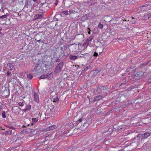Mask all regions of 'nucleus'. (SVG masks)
<instances>
[{"label":"nucleus","instance_id":"f257e3e1","mask_svg":"<svg viewBox=\"0 0 151 151\" xmlns=\"http://www.w3.org/2000/svg\"><path fill=\"white\" fill-rule=\"evenodd\" d=\"M142 136L141 134H138L137 136L135 137L134 139V142H132L130 143L129 145H128V146H134V148L136 147V145H137V143H140L142 142L143 141L142 138Z\"/></svg>","mask_w":151,"mask_h":151},{"label":"nucleus","instance_id":"f03ea898","mask_svg":"<svg viewBox=\"0 0 151 151\" xmlns=\"http://www.w3.org/2000/svg\"><path fill=\"white\" fill-rule=\"evenodd\" d=\"M129 96V93L127 91L124 93H123L121 94L118 96L117 99L121 103H124L125 100Z\"/></svg>","mask_w":151,"mask_h":151},{"label":"nucleus","instance_id":"7ed1b4c3","mask_svg":"<svg viewBox=\"0 0 151 151\" xmlns=\"http://www.w3.org/2000/svg\"><path fill=\"white\" fill-rule=\"evenodd\" d=\"M120 89L121 88L127 89L129 90H132V87H128V83L126 82V81H119Z\"/></svg>","mask_w":151,"mask_h":151},{"label":"nucleus","instance_id":"20e7f679","mask_svg":"<svg viewBox=\"0 0 151 151\" xmlns=\"http://www.w3.org/2000/svg\"><path fill=\"white\" fill-rule=\"evenodd\" d=\"M102 69V68H97L96 69L93 70L88 75V76L90 77V76H92L95 77V76L99 72L101 71Z\"/></svg>","mask_w":151,"mask_h":151},{"label":"nucleus","instance_id":"39448f33","mask_svg":"<svg viewBox=\"0 0 151 151\" xmlns=\"http://www.w3.org/2000/svg\"><path fill=\"white\" fill-rule=\"evenodd\" d=\"M46 128H43L41 125H40L39 126H38V134L42 136V135L44 134V133L47 131H46Z\"/></svg>","mask_w":151,"mask_h":151},{"label":"nucleus","instance_id":"423d86ee","mask_svg":"<svg viewBox=\"0 0 151 151\" xmlns=\"http://www.w3.org/2000/svg\"><path fill=\"white\" fill-rule=\"evenodd\" d=\"M90 76V78L87 80V83L88 85L91 86L92 84H95L96 78L95 77L92 76Z\"/></svg>","mask_w":151,"mask_h":151},{"label":"nucleus","instance_id":"0eeeda50","mask_svg":"<svg viewBox=\"0 0 151 151\" xmlns=\"http://www.w3.org/2000/svg\"><path fill=\"white\" fill-rule=\"evenodd\" d=\"M142 138L143 140V141L145 139H146L148 137H149L151 136V132H148V131L145 132L143 134H141Z\"/></svg>","mask_w":151,"mask_h":151},{"label":"nucleus","instance_id":"6e6552de","mask_svg":"<svg viewBox=\"0 0 151 151\" xmlns=\"http://www.w3.org/2000/svg\"><path fill=\"white\" fill-rule=\"evenodd\" d=\"M109 88L107 86H103L101 84L99 85L98 86V89L100 90V91H103V92L104 93V91L106 90H108Z\"/></svg>","mask_w":151,"mask_h":151},{"label":"nucleus","instance_id":"1a4fd4ad","mask_svg":"<svg viewBox=\"0 0 151 151\" xmlns=\"http://www.w3.org/2000/svg\"><path fill=\"white\" fill-rule=\"evenodd\" d=\"M24 86L25 90H26V92H28L31 90V88L32 86L30 82H29L25 83V85Z\"/></svg>","mask_w":151,"mask_h":151},{"label":"nucleus","instance_id":"9d476101","mask_svg":"<svg viewBox=\"0 0 151 151\" xmlns=\"http://www.w3.org/2000/svg\"><path fill=\"white\" fill-rule=\"evenodd\" d=\"M86 122L85 121H84V122H83V125H82V124H81L80 125L81 129L82 130H86V129L87 128L88 126V124L87 122V120L86 121Z\"/></svg>","mask_w":151,"mask_h":151},{"label":"nucleus","instance_id":"9b49d317","mask_svg":"<svg viewBox=\"0 0 151 151\" xmlns=\"http://www.w3.org/2000/svg\"><path fill=\"white\" fill-rule=\"evenodd\" d=\"M145 72H143L142 71H137L136 72V70L135 73H134V75L136 77H137V78H139L141 77H142L144 73Z\"/></svg>","mask_w":151,"mask_h":151},{"label":"nucleus","instance_id":"f8f14e48","mask_svg":"<svg viewBox=\"0 0 151 151\" xmlns=\"http://www.w3.org/2000/svg\"><path fill=\"white\" fill-rule=\"evenodd\" d=\"M73 126L71 128H68L67 129H68V132H65V133H69V135H70L71 134H75L77 130H78L77 129H76V128L74 129L73 130Z\"/></svg>","mask_w":151,"mask_h":151},{"label":"nucleus","instance_id":"ddd939ff","mask_svg":"<svg viewBox=\"0 0 151 151\" xmlns=\"http://www.w3.org/2000/svg\"><path fill=\"white\" fill-rule=\"evenodd\" d=\"M136 70V68H134L133 67H130L126 69V72H127L133 73H134Z\"/></svg>","mask_w":151,"mask_h":151},{"label":"nucleus","instance_id":"4468645a","mask_svg":"<svg viewBox=\"0 0 151 151\" xmlns=\"http://www.w3.org/2000/svg\"><path fill=\"white\" fill-rule=\"evenodd\" d=\"M110 87L112 89L114 90H118L120 89L119 83V81L118 83L114 85H111Z\"/></svg>","mask_w":151,"mask_h":151},{"label":"nucleus","instance_id":"2eb2a0df","mask_svg":"<svg viewBox=\"0 0 151 151\" xmlns=\"http://www.w3.org/2000/svg\"><path fill=\"white\" fill-rule=\"evenodd\" d=\"M32 90V94L33 96L34 100L38 102V94L37 93L35 92V90L34 89Z\"/></svg>","mask_w":151,"mask_h":151},{"label":"nucleus","instance_id":"dca6fc26","mask_svg":"<svg viewBox=\"0 0 151 151\" xmlns=\"http://www.w3.org/2000/svg\"><path fill=\"white\" fill-rule=\"evenodd\" d=\"M47 67H43L42 68H40L38 70H40V75L41 74H46L47 71Z\"/></svg>","mask_w":151,"mask_h":151},{"label":"nucleus","instance_id":"f3484780","mask_svg":"<svg viewBox=\"0 0 151 151\" xmlns=\"http://www.w3.org/2000/svg\"><path fill=\"white\" fill-rule=\"evenodd\" d=\"M63 67H56L54 71V74L57 75L60 73L62 70V68Z\"/></svg>","mask_w":151,"mask_h":151},{"label":"nucleus","instance_id":"a211bd4d","mask_svg":"<svg viewBox=\"0 0 151 151\" xmlns=\"http://www.w3.org/2000/svg\"><path fill=\"white\" fill-rule=\"evenodd\" d=\"M69 12L70 13V15H72L73 14L77 15L78 14L77 10V9H75L74 8L73 9L70 10L69 11Z\"/></svg>","mask_w":151,"mask_h":151},{"label":"nucleus","instance_id":"6ab92c4d","mask_svg":"<svg viewBox=\"0 0 151 151\" xmlns=\"http://www.w3.org/2000/svg\"><path fill=\"white\" fill-rule=\"evenodd\" d=\"M151 16V13H146L142 17V19H148Z\"/></svg>","mask_w":151,"mask_h":151},{"label":"nucleus","instance_id":"aec40b11","mask_svg":"<svg viewBox=\"0 0 151 151\" xmlns=\"http://www.w3.org/2000/svg\"><path fill=\"white\" fill-rule=\"evenodd\" d=\"M53 73L52 72L50 74L47 73L46 74V78L49 80H51L53 77Z\"/></svg>","mask_w":151,"mask_h":151},{"label":"nucleus","instance_id":"412c9836","mask_svg":"<svg viewBox=\"0 0 151 151\" xmlns=\"http://www.w3.org/2000/svg\"><path fill=\"white\" fill-rule=\"evenodd\" d=\"M57 126L55 125H53L47 127L46 128V131L51 130L57 128Z\"/></svg>","mask_w":151,"mask_h":151},{"label":"nucleus","instance_id":"4be33fe9","mask_svg":"<svg viewBox=\"0 0 151 151\" xmlns=\"http://www.w3.org/2000/svg\"><path fill=\"white\" fill-rule=\"evenodd\" d=\"M45 137H44L42 139H38V144H41V145H45L44 143L45 142Z\"/></svg>","mask_w":151,"mask_h":151},{"label":"nucleus","instance_id":"5701e85b","mask_svg":"<svg viewBox=\"0 0 151 151\" xmlns=\"http://www.w3.org/2000/svg\"><path fill=\"white\" fill-rule=\"evenodd\" d=\"M142 9L143 10L150 9H151V6L148 4H146L143 5L142 7Z\"/></svg>","mask_w":151,"mask_h":151},{"label":"nucleus","instance_id":"b1692460","mask_svg":"<svg viewBox=\"0 0 151 151\" xmlns=\"http://www.w3.org/2000/svg\"><path fill=\"white\" fill-rule=\"evenodd\" d=\"M29 132L33 135H35L37 134L38 131L37 130V129H29Z\"/></svg>","mask_w":151,"mask_h":151},{"label":"nucleus","instance_id":"393cba45","mask_svg":"<svg viewBox=\"0 0 151 151\" xmlns=\"http://www.w3.org/2000/svg\"><path fill=\"white\" fill-rule=\"evenodd\" d=\"M84 121H85L84 119L82 118H81L78 119L76 121V122L78 125H80L82 124V123Z\"/></svg>","mask_w":151,"mask_h":151},{"label":"nucleus","instance_id":"a878e982","mask_svg":"<svg viewBox=\"0 0 151 151\" xmlns=\"http://www.w3.org/2000/svg\"><path fill=\"white\" fill-rule=\"evenodd\" d=\"M31 109V106L29 104H28V105H27V106L26 107V108L24 109H23V111L24 112H25L27 111H29Z\"/></svg>","mask_w":151,"mask_h":151},{"label":"nucleus","instance_id":"bb28decb","mask_svg":"<svg viewBox=\"0 0 151 151\" xmlns=\"http://www.w3.org/2000/svg\"><path fill=\"white\" fill-rule=\"evenodd\" d=\"M104 97L101 96V95H97L96 96L94 97V99L95 101H96L100 100H102V99Z\"/></svg>","mask_w":151,"mask_h":151},{"label":"nucleus","instance_id":"cd10ccee","mask_svg":"<svg viewBox=\"0 0 151 151\" xmlns=\"http://www.w3.org/2000/svg\"><path fill=\"white\" fill-rule=\"evenodd\" d=\"M124 106H132V103L130 102V101H129L128 100H127V102L126 101H125L124 102Z\"/></svg>","mask_w":151,"mask_h":151},{"label":"nucleus","instance_id":"c85d7f7f","mask_svg":"<svg viewBox=\"0 0 151 151\" xmlns=\"http://www.w3.org/2000/svg\"><path fill=\"white\" fill-rule=\"evenodd\" d=\"M69 58L71 60H75L78 58V56L76 55H70L69 56Z\"/></svg>","mask_w":151,"mask_h":151},{"label":"nucleus","instance_id":"c756f323","mask_svg":"<svg viewBox=\"0 0 151 151\" xmlns=\"http://www.w3.org/2000/svg\"><path fill=\"white\" fill-rule=\"evenodd\" d=\"M6 67L9 71L12 72H13L15 70L14 67Z\"/></svg>","mask_w":151,"mask_h":151},{"label":"nucleus","instance_id":"7c9ffc66","mask_svg":"<svg viewBox=\"0 0 151 151\" xmlns=\"http://www.w3.org/2000/svg\"><path fill=\"white\" fill-rule=\"evenodd\" d=\"M61 80L60 78H57L56 79V80L55 81V83L54 84V87H56L58 85V83Z\"/></svg>","mask_w":151,"mask_h":151},{"label":"nucleus","instance_id":"2f4dec72","mask_svg":"<svg viewBox=\"0 0 151 151\" xmlns=\"http://www.w3.org/2000/svg\"><path fill=\"white\" fill-rule=\"evenodd\" d=\"M58 85L60 88L63 87L64 86V83L63 81H62L61 80L58 83Z\"/></svg>","mask_w":151,"mask_h":151},{"label":"nucleus","instance_id":"473e14b6","mask_svg":"<svg viewBox=\"0 0 151 151\" xmlns=\"http://www.w3.org/2000/svg\"><path fill=\"white\" fill-rule=\"evenodd\" d=\"M142 65L143 66H145L147 65L151 66V61H147V62L143 63H142Z\"/></svg>","mask_w":151,"mask_h":151},{"label":"nucleus","instance_id":"72a5a7b5","mask_svg":"<svg viewBox=\"0 0 151 151\" xmlns=\"http://www.w3.org/2000/svg\"><path fill=\"white\" fill-rule=\"evenodd\" d=\"M42 146L41 144L38 146V150H39L38 151H47L45 148L42 149L43 148L42 147Z\"/></svg>","mask_w":151,"mask_h":151},{"label":"nucleus","instance_id":"f704fd0d","mask_svg":"<svg viewBox=\"0 0 151 151\" xmlns=\"http://www.w3.org/2000/svg\"><path fill=\"white\" fill-rule=\"evenodd\" d=\"M32 123L31 124V125H33L35 124V123L38 121V119L36 118H32Z\"/></svg>","mask_w":151,"mask_h":151},{"label":"nucleus","instance_id":"c9c22d12","mask_svg":"<svg viewBox=\"0 0 151 151\" xmlns=\"http://www.w3.org/2000/svg\"><path fill=\"white\" fill-rule=\"evenodd\" d=\"M113 128V126H111V128H109L108 130L109 131V135H111L112 134V133H113V131L112 128Z\"/></svg>","mask_w":151,"mask_h":151},{"label":"nucleus","instance_id":"e433bc0d","mask_svg":"<svg viewBox=\"0 0 151 151\" xmlns=\"http://www.w3.org/2000/svg\"><path fill=\"white\" fill-rule=\"evenodd\" d=\"M89 103L92 104H93V102H95V100L94 98H91L90 99H89Z\"/></svg>","mask_w":151,"mask_h":151},{"label":"nucleus","instance_id":"4c0bfd02","mask_svg":"<svg viewBox=\"0 0 151 151\" xmlns=\"http://www.w3.org/2000/svg\"><path fill=\"white\" fill-rule=\"evenodd\" d=\"M59 101V99L58 98L57 96L56 98H54L53 99V102L56 103L58 104Z\"/></svg>","mask_w":151,"mask_h":151},{"label":"nucleus","instance_id":"58836bf2","mask_svg":"<svg viewBox=\"0 0 151 151\" xmlns=\"http://www.w3.org/2000/svg\"><path fill=\"white\" fill-rule=\"evenodd\" d=\"M72 151H76V150L79 148L77 146H72Z\"/></svg>","mask_w":151,"mask_h":151},{"label":"nucleus","instance_id":"ea45409f","mask_svg":"<svg viewBox=\"0 0 151 151\" xmlns=\"http://www.w3.org/2000/svg\"><path fill=\"white\" fill-rule=\"evenodd\" d=\"M61 77L63 78V79L65 80L68 78V76L67 73H64L63 74H62Z\"/></svg>","mask_w":151,"mask_h":151},{"label":"nucleus","instance_id":"a19ab883","mask_svg":"<svg viewBox=\"0 0 151 151\" xmlns=\"http://www.w3.org/2000/svg\"><path fill=\"white\" fill-rule=\"evenodd\" d=\"M90 87H91V86L88 85V84H87V82L86 84L83 86V88L86 89H88Z\"/></svg>","mask_w":151,"mask_h":151},{"label":"nucleus","instance_id":"79ce46f5","mask_svg":"<svg viewBox=\"0 0 151 151\" xmlns=\"http://www.w3.org/2000/svg\"><path fill=\"white\" fill-rule=\"evenodd\" d=\"M29 129H24L21 132V133L24 134L25 133H28V132H29Z\"/></svg>","mask_w":151,"mask_h":151},{"label":"nucleus","instance_id":"37998d69","mask_svg":"<svg viewBox=\"0 0 151 151\" xmlns=\"http://www.w3.org/2000/svg\"><path fill=\"white\" fill-rule=\"evenodd\" d=\"M72 146L65 147V150L68 151H72Z\"/></svg>","mask_w":151,"mask_h":151},{"label":"nucleus","instance_id":"c03bdc74","mask_svg":"<svg viewBox=\"0 0 151 151\" xmlns=\"http://www.w3.org/2000/svg\"><path fill=\"white\" fill-rule=\"evenodd\" d=\"M32 60L35 63L37 64L38 63V60H37L35 57L33 56L32 57Z\"/></svg>","mask_w":151,"mask_h":151},{"label":"nucleus","instance_id":"a18cd8bd","mask_svg":"<svg viewBox=\"0 0 151 151\" xmlns=\"http://www.w3.org/2000/svg\"><path fill=\"white\" fill-rule=\"evenodd\" d=\"M91 67H87L86 68H85L83 70L82 72H81V73L83 74L84 73H85V72H86V71L87 70L89 69Z\"/></svg>","mask_w":151,"mask_h":151},{"label":"nucleus","instance_id":"49530a36","mask_svg":"<svg viewBox=\"0 0 151 151\" xmlns=\"http://www.w3.org/2000/svg\"><path fill=\"white\" fill-rule=\"evenodd\" d=\"M41 76L39 78L40 79L46 78V74H42Z\"/></svg>","mask_w":151,"mask_h":151},{"label":"nucleus","instance_id":"de8ad7c7","mask_svg":"<svg viewBox=\"0 0 151 151\" xmlns=\"http://www.w3.org/2000/svg\"><path fill=\"white\" fill-rule=\"evenodd\" d=\"M1 114L2 116V117L3 118H6V113L4 111H3L2 112Z\"/></svg>","mask_w":151,"mask_h":151},{"label":"nucleus","instance_id":"09e8293b","mask_svg":"<svg viewBox=\"0 0 151 151\" xmlns=\"http://www.w3.org/2000/svg\"><path fill=\"white\" fill-rule=\"evenodd\" d=\"M50 105V106L49 107V109L50 111L51 112L53 111V110H54V108H55L54 107V106L53 105Z\"/></svg>","mask_w":151,"mask_h":151},{"label":"nucleus","instance_id":"8fccbe9b","mask_svg":"<svg viewBox=\"0 0 151 151\" xmlns=\"http://www.w3.org/2000/svg\"><path fill=\"white\" fill-rule=\"evenodd\" d=\"M27 78L30 80H31L33 78V76L31 74H27Z\"/></svg>","mask_w":151,"mask_h":151},{"label":"nucleus","instance_id":"3c124183","mask_svg":"<svg viewBox=\"0 0 151 151\" xmlns=\"http://www.w3.org/2000/svg\"><path fill=\"white\" fill-rule=\"evenodd\" d=\"M5 135H11L10 130L8 129L5 131Z\"/></svg>","mask_w":151,"mask_h":151},{"label":"nucleus","instance_id":"603ef678","mask_svg":"<svg viewBox=\"0 0 151 151\" xmlns=\"http://www.w3.org/2000/svg\"><path fill=\"white\" fill-rule=\"evenodd\" d=\"M98 27L99 28L102 29L103 27V26L102 24L100 23H99Z\"/></svg>","mask_w":151,"mask_h":151},{"label":"nucleus","instance_id":"864d4df0","mask_svg":"<svg viewBox=\"0 0 151 151\" xmlns=\"http://www.w3.org/2000/svg\"><path fill=\"white\" fill-rule=\"evenodd\" d=\"M54 110L55 111L59 112L60 110L58 107H56L54 108Z\"/></svg>","mask_w":151,"mask_h":151},{"label":"nucleus","instance_id":"5fc2aeb1","mask_svg":"<svg viewBox=\"0 0 151 151\" xmlns=\"http://www.w3.org/2000/svg\"><path fill=\"white\" fill-rule=\"evenodd\" d=\"M24 102H19L18 103V105L20 106H23L24 105Z\"/></svg>","mask_w":151,"mask_h":151},{"label":"nucleus","instance_id":"6e6d98bb","mask_svg":"<svg viewBox=\"0 0 151 151\" xmlns=\"http://www.w3.org/2000/svg\"><path fill=\"white\" fill-rule=\"evenodd\" d=\"M93 39V37L92 36H90L89 38H88L87 39V40L88 42L91 41Z\"/></svg>","mask_w":151,"mask_h":151},{"label":"nucleus","instance_id":"4d7b16f0","mask_svg":"<svg viewBox=\"0 0 151 151\" xmlns=\"http://www.w3.org/2000/svg\"><path fill=\"white\" fill-rule=\"evenodd\" d=\"M67 116H68V117H69L70 118L71 117L72 115H71V112L69 111H68V112L67 113Z\"/></svg>","mask_w":151,"mask_h":151},{"label":"nucleus","instance_id":"13d9d810","mask_svg":"<svg viewBox=\"0 0 151 151\" xmlns=\"http://www.w3.org/2000/svg\"><path fill=\"white\" fill-rule=\"evenodd\" d=\"M2 29V28L0 27V37H2L4 35V34L1 32Z\"/></svg>","mask_w":151,"mask_h":151},{"label":"nucleus","instance_id":"bf43d9fd","mask_svg":"<svg viewBox=\"0 0 151 151\" xmlns=\"http://www.w3.org/2000/svg\"><path fill=\"white\" fill-rule=\"evenodd\" d=\"M120 127L121 129V130H122L125 127V126L124 125H121L119 126Z\"/></svg>","mask_w":151,"mask_h":151},{"label":"nucleus","instance_id":"052dcab7","mask_svg":"<svg viewBox=\"0 0 151 151\" xmlns=\"http://www.w3.org/2000/svg\"><path fill=\"white\" fill-rule=\"evenodd\" d=\"M131 18L132 19H134V20H133L131 22V23H132V24H135L136 22V20L135 19V18L132 17Z\"/></svg>","mask_w":151,"mask_h":151},{"label":"nucleus","instance_id":"680f3d73","mask_svg":"<svg viewBox=\"0 0 151 151\" xmlns=\"http://www.w3.org/2000/svg\"><path fill=\"white\" fill-rule=\"evenodd\" d=\"M70 118V117H68V116H65L63 118V120L65 121L69 119Z\"/></svg>","mask_w":151,"mask_h":151},{"label":"nucleus","instance_id":"e2e57ef3","mask_svg":"<svg viewBox=\"0 0 151 151\" xmlns=\"http://www.w3.org/2000/svg\"><path fill=\"white\" fill-rule=\"evenodd\" d=\"M120 128H120L119 126L116 127V130L117 131V132L119 131H122L121 130Z\"/></svg>","mask_w":151,"mask_h":151},{"label":"nucleus","instance_id":"0e129e2a","mask_svg":"<svg viewBox=\"0 0 151 151\" xmlns=\"http://www.w3.org/2000/svg\"><path fill=\"white\" fill-rule=\"evenodd\" d=\"M7 15H4L0 16V18L4 19L6 17Z\"/></svg>","mask_w":151,"mask_h":151},{"label":"nucleus","instance_id":"69168bd1","mask_svg":"<svg viewBox=\"0 0 151 151\" xmlns=\"http://www.w3.org/2000/svg\"><path fill=\"white\" fill-rule=\"evenodd\" d=\"M6 127L10 129H13L14 130L15 129V128L14 127H12L11 126H6Z\"/></svg>","mask_w":151,"mask_h":151},{"label":"nucleus","instance_id":"338daca9","mask_svg":"<svg viewBox=\"0 0 151 151\" xmlns=\"http://www.w3.org/2000/svg\"><path fill=\"white\" fill-rule=\"evenodd\" d=\"M62 13L67 15L68 14V11H63Z\"/></svg>","mask_w":151,"mask_h":151},{"label":"nucleus","instance_id":"774afa93","mask_svg":"<svg viewBox=\"0 0 151 151\" xmlns=\"http://www.w3.org/2000/svg\"><path fill=\"white\" fill-rule=\"evenodd\" d=\"M11 74V72L8 70L7 72L6 76H9Z\"/></svg>","mask_w":151,"mask_h":151}]
</instances>
